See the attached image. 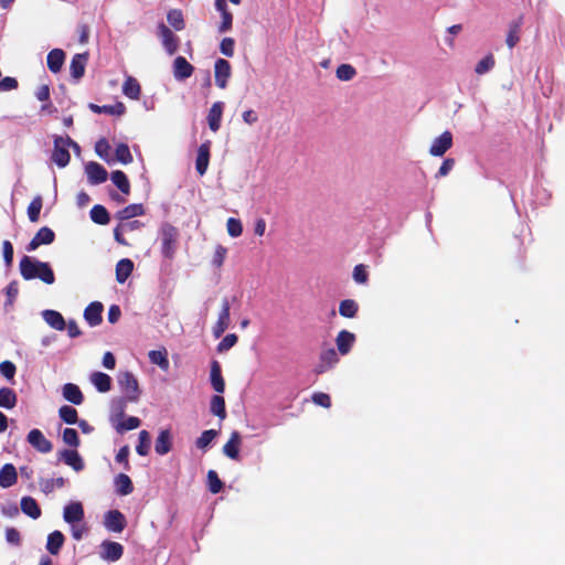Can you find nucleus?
Returning <instances> with one entry per match:
<instances>
[{
    "label": "nucleus",
    "instance_id": "obj_1",
    "mask_svg": "<svg viewBox=\"0 0 565 565\" xmlns=\"http://www.w3.org/2000/svg\"><path fill=\"white\" fill-rule=\"evenodd\" d=\"M20 273L25 280L39 278L47 285L55 281L54 273L47 263L29 256H23L20 260Z\"/></svg>",
    "mask_w": 565,
    "mask_h": 565
},
{
    "label": "nucleus",
    "instance_id": "obj_2",
    "mask_svg": "<svg viewBox=\"0 0 565 565\" xmlns=\"http://www.w3.org/2000/svg\"><path fill=\"white\" fill-rule=\"evenodd\" d=\"M179 232L178 230L170 225L163 224L160 228L159 237L161 242V253L166 258H172L178 242Z\"/></svg>",
    "mask_w": 565,
    "mask_h": 565
},
{
    "label": "nucleus",
    "instance_id": "obj_3",
    "mask_svg": "<svg viewBox=\"0 0 565 565\" xmlns=\"http://www.w3.org/2000/svg\"><path fill=\"white\" fill-rule=\"evenodd\" d=\"M70 143H73V140L68 136H55L54 137V149L52 152V161L58 168H65L71 160V156L68 152Z\"/></svg>",
    "mask_w": 565,
    "mask_h": 565
},
{
    "label": "nucleus",
    "instance_id": "obj_4",
    "mask_svg": "<svg viewBox=\"0 0 565 565\" xmlns=\"http://www.w3.org/2000/svg\"><path fill=\"white\" fill-rule=\"evenodd\" d=\"M118 384L121 391L126 394V398L136 402L139 397V384L136 376L130 372H119Z\"/></svg>",
    "mask_w": 565,
    "mask_h": 565
},
{
    "label": "nucleus",
    "instance_id": "obj_5",
    "mask_svg": "<svg viewBox=\"0 0 565 565\" xmlns=\"http://www.w3.org/2000/svg\"><path fill=\"white\" fill-rule=\"evenodd\" d=\"M158 36L169 55H173L179 47V39L174 33L163 23L158 25Z\"/></svg>",
    "mask_w": 565,
    "mask_h": 565
},
{
    "label": "nucleus",
    "instance_id": "obj_6",
    "mask_svg": "<svg viewBox=\"0 0 565 565\" xmlns=\"http://www.w3.org/2000/svg\"><path fill=\"white\" fill-rule=\"evenodd\" d=\"M452 146V135L450 131H444L435 138L429 148V153L434 157L444 156Z\"/></svg>",
    "mask_w": 565,
    "mask_h": 565
},
{
    "label": "nucleus",
    "instance_id": "obj_7",
    "mask_svg": "<svg viewBox=\"0 0 565 565\" xmlns=\"http://www.w3.org/2000/svg\"><path fill=\"white\" fill-rule=\"evenodd\" d=\"M26 440L33 448L42 454H47L53 448L52 443L36 428L29 431Z\"/></svg>",
    "mask_w": 565,
    "mask_h": 565
},
{
    "label": "nucleus",
    "instance_id": "obj_8",
    "mask_svg": "<svg viewBox=\"0 0 565 565\" xmlns=\"http://www.w3.org/2000/svg\"><path fill=\"white\" fill-rule=\"evenodd\" d=\"M63 519L67 524L81 523L84 519V509L81 502L73 501L64 507Z\"/></svg>",
    "mask_w": 565,
    "mask_h": 565
},
{
    "label": "nucleus",
    "instance_id": "obj_9",
    "mask_svg": "<svg viewBox=\"0 0 565 565\" xmlns=\"http://www.w3.org/2000/svg\"><path fill=\"white\" fill-rule=\"evenodd\" d=\"M57 456L60 460L70 466L76 472L82 471L85 467L83 458L75 449H63L58 451Z\"/></svg>",
    "mask_w": 565,
    "mask_h": 565
},
{
    "label": "nucleus",
    "instance_id": "obj_10",
    "mask_svg": "<svg viewBox=\"0 0 565 565\" xmlns=\"http://www.w3.org/2000/svg\"><path fill=\"white\" fill-rule=\"evenodd\" d=\"M231 64L224 58H218L214 65L215 83L220 88L227 86V81L231 77Z\"/></svg>",
    "mask_w": 565,
    "mask_h": 565
},
{
    "label": "nucleus",
    "instance_id": "obj_11",
    "mask_svg": "<svg viewBox=\"0 0 565 565\" xmlns=\"http://www.w3.org/2000/svg\"><path fill=\"white\" fill-rule=\"evenodd\" d=\"M102 552L100 557L108 562H116L118 561L124 553V547L120 543L111 542V541H105L100 545Z\"/></svg>",
    "mask_w": 565,
    "mask_h": 565
},
{
    "label": "nucleus",
    "instance_id": "obj_12",
    "mask_svg": "<svg viewBox=\"0 0 565 565\" xmlns=\"http://www.w3.org/2000/svg\"><path fill=\"white\" fill-rule=\"evenodd\" d=\"M54 238H55V234L51 228H49L46 226L41 227L38 231V233L35 234V236L29 243L26 249L29 252H33L41 245H47V244L53 243Z\"/></svg>",
    "mask_w": 565,
    "mask_h": 565
},
{
    "label": "nucleus",
    "instance_id": "obj_13",
    "mask_svg": "<svg viewBox=\"0 0 565 565\" xmlns=\"http://www.w3.org/2000/svg\"><path fill=\"white\" fill-rule=\"evenodd\" d=\"M105 526L116 533H120L126 526V519L118 510L108 511L105 515Z\"/></svg>",
    "mask_w": 565,
    "mask_h": 565
},
{
    "label": "nucleus",
    "instance_id": "obj_14",
    "mask_svg": "<svg viewBox=\"0 0 565 565\" xmlns=\"http://www.w3.org/2000/svg\"><path fill=\"white\" fill-rule=\"evenodd\" d=\"M85 172L87 174L88 181L92 184H100L107 180V171L106 169L97 163V162H88L85 166Z\"/></svg>",
    "mask_w": 565,
    "mask_h": 565
},
{
    "label": "nucleus",
    "instance_id": "obj_15",
    "mask_svg": "<svg viewBox=\"0 0 565 565\" xmlns=\"http://www.w3.org/2000/svg\"><path fill=\"white\" fill-rule=\"evenodd\" d=\"M211 141L206 140L198 149V157L195 160V169L200 175H203L210 162Z\"/></svg>",
    "mask_w": 565,
    "mask_h": 565
},
{
    "label": "nucleus",
    "instance_id": "obj_16",
    "mask_svg": "<svg viewBox=\"0 0 565 565\" xmlns=\"http://www.w3.org/2000/svg\"><path fill=\"white\" fill-rule=\"evenodd\" d=\"M522 18H518L508 24L505 44L513 50L521 39Z\"/></svg>",
    "mask_w": 565,
    "mask_h": 565
},
{
    "label": "nucleus",
    "instance_id": "obj_17",
    "mask_svg": "<svg viewBox=\"0 0 565 565\" xmlns=\"http://www.w3.org/2000/svg\"><path fill=\"white\" fill-rule=\"evenodd\" d=\"M339 361L338 354L334 349L324 350L320 355V361L316 366V373L322 374L333 367Z\"/></svg>",
    "mask_w": 565,
    "mask_h": 565
},
{
    "label": "nucleus",
    "instance_id": "obj_18",
    "mask_svg": "<svg viewBox=\"0 0 565 565\" xmlns=\"http://www.w3.org/2000/svg\"><path fill=\"white\" fill-rule=\"evenodd\" d=\"M193 71V66L183 56L175 57L173 62V76L175 79L184 81L191 77Z\"/></svg>",
    "mask_w": 565,
    "mask_h": 565
},
{
    "label": "nucleus",
    "instance_id": "obj_19",
    "mask_svg": "<svg viewBox=\"0 0 565 565\" xmlns=\"http://www.w3.org/2000/svg\"><path fill=\"white\" fill-rule=\"evenodd\" d=\"M43 320L54 330L63 331L66 328L64 317L56 310L46 309L42 311Z\"/></svg>",
    "mask_w": 565,
    "mask_h": 565
},
{
    "label": "nucleus",
    "instance_id": "obj_20",
    "mask_svg": "<svg viewBox=\"0 0 565 565\" xmlns=\"http://www.w3.org/2000/svg\"><path fill=\"white\" fill-rule=\"evenodd\" d=\"M103 303L94 301L84 310V318L90 327H96L102 322Z\"/></svg>",
    "mask_w": 565,
    "mask_h": 565
},
{
    "label": "nucleus",
    "instance_id": "obj_21",
    "mask_svg": "<svg viewBox=\"0 0 565 565\" xmlns=\"http://www.w3.org/2000/svg\"><path fill=\"white\" fill-rule=\"evenodd\" d=\"M88 61L87 53L75 54L71 61L70 71L73 78L78 81L85 73V67Z\"/></svg>",
    "mask_w": 565,
    "mask_h": 565
},
{
    "label": "nucleus",
    "instance_id": "obj_22",
    "mask_svg": "<svg viewBox=\"0 0 565 565\" xmlns=\"http://www.w3.org/2000/svg\"><path fill=\"white\" fill-rule=\"evenodd\" d=\"M65 62V53L61 49H53L46 56V64L49 70L56 74L62 70Z\"/></svg>",
    "mask_w": 565,
    "mask_h": 565
},
{
    "label": "nucleus",
    "instance_id": "obj_23",
    "mask_svg": "<svg viewBox=\"0 0 565 565\" xmlns=\"http://www.w3.org/2000/svg\"><path fill=\"white\" fill-rule=\"evenodd\" d=\"M355 341V335L352 332L347 330H342L338 333L335 343L339 352L342 355H345L350 352L353 343Z\"/></svg>",
    "mask_w": 565,
    "mask_h": 565
},
{
    "label": "nucleus",
    "instance_id": "obj_24",
    "mask_svg": "<svg viewBox=\"0 0 565 565\" xmlns=\"http://www.w3.org/2000/svg\"><path fill=\"white\" fill-rule=\"evenodd\" d=\"M121 90L126 97L137 100L141 94V86L135 77L127 75Z\"/></svg>",
    "mask_w": 565,
    "mask_h": 565
},
{
    "label": "nucleus",
    "instance_id": "obj_25",
    "mask_svg": "<svg viewBox=\"0 0 565 565\" xmlns=\"http://www.w3.org/2000/svg\"><path fill=\"white\" fill-rule=\"evenodd\" d=\"M223 103L216 102L212 105L207 116L209 127L212 131L216 132L221 127V120L223 115Z\"/></svg>",
    "mask_w": 565,
    "mask_h": 565
},
{
    "label": "nucleus",
    "instance_id": "obj_26",
    "mask_svg": "<svg viewBox=\"0 0 565 565\" xmlns=\"http://www.w3.org/2000/svg\"><path fill=\"white\" fill-rule=\"evenodd\" d=\"M90 383L100 393H107L111 388V377L103 372H93L89 376Z\"/></svg>",
    "mask_w": 565,
    "mask_h": 565
},
{
    "label": "nucleus",
    "instance_id": "obj_27",
    "mask_svg": "<svg viewBox=\"0 0 565 565\" xmlns=\"http://www.w3.org/2000/svg\"><path fill=\"white\" fill-rule=\"evenodd\" d=\"M18 479L17 469L12 463H6L0 469V487L1 488H10L12 487Z\"/></svg>",
    "mask_w": 565,
    "mask_h": 565
},
{
    "label": "nucleus",
    "instance_id": "obj_28",
    "mask_svg": "<svg viewBox=\"0 0 565 565\" xmlns=\"http://www.w3.org/2000/svg\"><path fill=\"white\" fill-rule=\"evenodd\" d=\"M89 108L96 114H108L111 116H122L126 113V106L121 102L104 106L90 104Z\"/></svg>",
    "mask_w": 565,
    "mask_h": 565
},
{
    "label": "nucleus",
    "instance_id": "obj_29",
    "mask_svg": "<svg viewBox=\"0 0 565 565\" xmlns=\"http://www.w3.org/2000/svg\"><path fill=\"white\" fill-rule=\"evenodd\" d=\"M241 435L237 431L231 434L230 440L224 445L223 452L226 457L237 460L239 454Z\"/></svg>",
    "mask_w": 565,
    "mask_h": 565
},
{
    "label": "nucleus",
    "instance_id": "obj_30",
    "mask_svg": "<svg viewBox=\"0 0 565 565\" xmlns=\"http://www.w3.org/2000/svg\"><path fill=\"white\" fill-rule=\"evenodd\" d=\"M64 541H65V537L61 531H57V530L53 531L47 536V541H46L47 552L52 555L58 554L64 544Z\"/></svg>",
    "mask_w": 565,
    "mask_h": 565
},
{
    "label": "nucleus",
    "instance_id": "obj_31",
    "mask_svg": "<svg viewBox=\"0 0 565 565\" xmlns=\"http://www.w3.org/2000/svg\"><path fill=\"white\" fill-rule=\"evenodd\" d=\"M134 270V263L129 258L120 259L116 265V280L124 284Z\"/></svg>",
    "mask_w": 565,
    "mask_h": 565
},
{
    "label": "nucleus",
    "instance_id": "obj_32",
    "mask_svg": "<svg viewBox=\"0 0 565 565\" xmlns=\"http://www.w3.org/2000/svg\"><path fill=\"white\" fill-rule=\"evenodd\" d=\"M149 360L152 364L158 365L162 371L167 372L170 367L168 360V352L166 349L151 350L148 353Z\"/></svg>",
    "mask_w": 565,
    "mask_h": 565
},
{
    "label": "nucleus",
    "instance_id": "obj_33",
    "mask_svg": "<svg viewBox=\"0 0 565 565\" xmlns=\"http://www.w3.org/2000/svg\"><path fill=\"white\" fill-rule=\"evenodd\" d=\"M63 396L65 399L75 405H81L84 399L79 387L72 383H67L63 386Z\"/></svg>",
    "mask_w": 565,
    "mask_h": 565
},
{
    "label": "nucleus",
    "instance_id": "obj_34",
    "mask_svg": "<svg viewBox=\"0 0 565 565\" xmlns=\"http://www.w3.org/2000/svg\"><path fill=\"white\" fill-rule=\"evenodd\" d=\"M21 510L24 514L32 519H38L41 515V509L36 501L31 497H23L21 500Z\"/></svg>",
    "mask_w": 565,
    "mask_h": 565
},
{
    "label": "nucleus",
    "instance_id": "obj_35",
    "mask_svg": "<svg viewBox=\"0 0 565 565\" xmlns=\"http://www.w3.org/2000/svg\"><path fill=\"white\" fill-rule=\"evenodd\" d=\"M115 487L120 495H128L134 491L131 479L126 473H119L115 478Z\"/></svg>",
    "mask_w": 565,
    "mask_h": 565
},
{
    "label": "nucleus",
    "instance_id": "obj_36",
    "mask_svg": "<svg viewBox=\"0 0 565 565\" xmlns=\"http://www.w3.org/2000/svg\"><path fill=\"white\" fill-rule=\"evenodd\" d=\"M156 452L159 455H166L171 449V434L169 430H161L157 437L154 445Z\"/></svg>",
    "mask_w": 565,
    "mask_h": 565
},
{
    "label": "nucleus",
    "instance_id": "obj_37",
    "mask_svg": "<svg viewBox=\"0 0 565 565\" xmlns=\"http://www.w3.org/2000/svg\"><path fill=\"white\" fill-rule=\"evenodd\" d=\"M211 384L217 393H223L225 390V383L221 373L220 364L214 361L211 366Z\"/></svg>",
    "mask_w": 565,
    "mask_h": 565
},
{
    "label": "nucleus",
    "instance_id": "obj_38",
    "mask_svg": "<svg viewBox=\"0 0 565 565\" xmlns=\"http://www.w3.org/2000/svg\"><path fill=\"white\" fill-rule=\"evenodd\" d=\"M145 214L142 204H130L117 213V217L121 221H128L131 217Z\"/></svg>",
    "mask_w": 565,
    "mask_h": 565
},
{
    "label": "nucleus",
    "instance_id": "obj_39",
    "mask_svg": "<svg viewBox=\"0 0 565 565\" xmlns=\"http://www.w3.org/2000/svg\"><path fill=\"white\" fill-rule=\"evenodd\" d=\"M17 404V394L9 387L0 388V407L11 409Z\"/></svg>",
    "mask_w": 565,
    "mask_h": 565
},
{
    "label": "nucleus",
    "instance_id": "obj_40",
    "mask_svg": "<svg viewBox=\"0 0 565 565\" xmlns=\"http://www.w3.org/2000/svg\"><path fill=\"white\" fill-rule=\"evenodd\" d=\"M89 214L93 222L97 224L106 225L109 223V214L103 205H94Z\"/></svg>",
    "mask_w": 565,
    "mask_h": 565
},
{
    "label": "nucleus",
    "instance_id": "obj_41",
    "mask_svg": "<svg viewBox=\"0 0 565 565\" xmlns=\"http://www.w3.org/2000/svg\"><path fill=\"white\" fill-rule=\"evenodd\" d=\"M111 181L114 182V184L124 193V194H128L129 191H130V184H129V181L126 177V174L120 171V170H117V171H114L111 173Z\"/></svg>",
    "mask_w": 565,
    "mask_h": 565
},
{
    "label": "nucleus",
    "instance_id": "obj_42",
    "mask_svg": "<svg viewBox=\"0 0 565 565\" xmlns=\"http://www.w3.org/2000/svg\"><path fill=\"white\" fill-rule=\"evenodd\" d=\"M212 414L224 419L226 417L225 401L221 395H214L210 405Z\"/></svg>",
    "mask_w": 565,
    "mask_h": 565
},
{
    "label": "nucleus",
    "instance_id": "obj_43",
    "mask_svg": "<svg viewBox=\"0 0 565 565\" xmlns=\"http://www.w3.org/2000/svg\"><path fill=\"white\" fill-rule=\"evenodd\" d=\"M66 483V480L62 477L55 479H43L40 481L41 490L44 493H51L55 489L63 488Z\"/></svg>",
    "mask_w": 565,
    "mask_h": 565
},
{
    "label": "nucleus",
    "instance_id": "obj_44",
    "mask_svg": "<svg viewBox=\"0 0 565 565\" xmlns=\"http://www.w3.org/2000/svg\"><path fill=\"white\" fill-rule=\"evenodd\" d=\"M358 303L352 299H345L340 302L339 313L345 318H354L358 312Z\"/></svg>",
    "mask_w": 565,
    "mask_h": 565
},
{
    "label": "nucleus",
    "instance_id": "obj_45",
    "mask_svg": "<svg viewBox=\"0 0 565 565\" xmlns=\"http://www.w3.org/2000/svg\"><path fill=\"white\" fill-rule=\"evenodd\" d=\"M43 201L40 195H36L28 206L29 220L33 223L39 221L40 212L42 210Z\"/></svg>",
    "mask_w": 565,
    "mask_h": 565
},
{
    "label": "nucleus",
    "instance_id": "obj_46",
    "mask_svg": "<svg viewBox=\"0 0 565 565\" xmlns=\"http://www.w3.org/2000/svg\"><path fill=\"white\" fill-rule=\"evenodd\" d=\"M58 415L63 422L66 424H77V411L68 405H64L58 409Z\"/></svg>",
    "mask_w": 565,
    "mask_h": 565
},
{
    "label": "nucleus",
    "instance_id": "obj_47",
    "mask_svg": "<svg viewBox=\"0 0 565 565\" xmlns=\"http://www.w3.org/2000/svg\"><path fill=\"white\" fill-rule=\"evenodd\" d=\"M494 64H495V62H494L493 55L488 54L477 63V65L475 67V72L478 75H483V74L490 72L494 67Z\"/></svg>",
    "mask_w": 565,
    "mask_h": 565
},
{
    "label": "nucleus",
    "instance_id": "obj_48",
    "mask_svg": "<svg viewBox=\"0 0 565 565\" xmlns=\"http://www.w3.org/2000/svg\"><path fill=\"white\" fill-rule=\"evenodd\" d=\"M167 20L170 23V25L173 26L177 31H181L184 29L183 14L180 10H170L167 14Z\"/></svg>",
    "mask_w": 565,
    "mask_h": 565
},
{
    "label": "nucleus",
    "instance_id": "obj_49",
    "mask_svg": "<svg viewBox=\"0 0 565 565\" xmlns=\"http://www.w3.org/2000/svg\"><path fill=\"white\" fill-rule=\"evenodd\" d=\"M139 443L136 447L137 452L140 456H146L149 452L150 449V435L147 430H141L139 433Z\"/></svg>",
    "mask_w": 565,
    "mask_h": 565
},
{
    "label": "nucleus",
    "instance_id": "obj_50",
    "mask_svg": "<svg viewBox=\"0 0 565 565\" xmlns=\"http://www.w3.org/2000/svg\"><path fill=\"white\" fill-rule=\"evenodd\" d=\"M116 160L122 164H128L132 162V156L130 153L129 147L126 143H120L116 148Z\"/></svg>",
    "mask_w": 565,
    "mask_h": 565
},
{
    "label": "nucleus",
    "instance_id": "obj_51",
    "mask_svg": "<svg viewBox=\"0 0 565 565\" xmlns=\"http://www.w3.org/2000/svg\"><path fill=\"white\" fill-rule=\"evenodd\" d=\"M62 439L66 445L73 448H77L79 446L78 434L73 428H65L62 433Z\"/></svg>",
    "mask_w": 565,
    "mask_h": 565
},
{
    "label": "nucleus",
    "instance_id": "obj_52",
    "mask_svg": "<svg viewBox=\"0 0 565 565\" xmlns=\"http://www.w3.org/2000/svg\"><path fill=\"white\" fill-rule=\"evenodd\" d=\"M217 431L214 429L205 430L201 434V436L196 439V447L200 449H205L210 446L213 439L216 437Z\"/></svg>",
    "mask_w": 565,
    "mask_h": 565
},
{
    "label": "nucleus",
    "instance_id": "obj_53",
    "mask_svg": "<svg viewBox=\"0 0 565 565\" xmlns=\"http://www.w3.org/2000/svg\"><path fill=\"white\" fill-rule=\"evenodd\" d=\"M356 72H355V68L353 66H351L350 64H341L338 68H337V77L340 79V81H351L354 76H355Z\"/></svg>",
    "mask_w": 565,
    "mask_h": 565
},
{
    "label": "nucleus",
    "instance_id": "obj_54",
    "mask_svg": "<svg viewBox=\"0 0 565 565\" xmlns=\"http://www.w3.org/2000/svg\"><path fill=\"white\" fill-rule=\"evenodd\" d=\"M140 426V419L135 416L127 417L124 422L116 426L117 431L124 433L127 430L136 429Z\"/></svg>",
    "mask_w": 565,
    "mask_h": 565
},
{
    "label": "nucleus",
    "instance_id": "obj_55",
    "mask_svg": "<svg viewBox=\"0 0 565 565\" xmlns=\"http://www.w3.org/2000/svg\"><path fill=\"white\" fill-rule=\"evenodd\" d=\"M227 233L232 237H238L243 233L242 222L237 218L230 217L226 223Z\"/></svg>",
    "mask_w": 565,
    "mask_h": 565
},
{
    "label": "nucleus",
    "instance_id": "obj_56",
    "mask_svg": "<svg viewBox=\"0 0 565 565\" xmlns=\"http://www.w3.org/2000/svg\"><path fill=\"white\" fill-rule=\"evenodd\" d=\"M209 489L212 493H218L222 490L223 482L214 470L207 472Z\"/></svg>",
    "mask_w": 565,
    "mask_h": 565
},
{
    "label": "nucleus",
    "instance_id": "obj_57",
    "mask_svg": "<svg viewBox=\"0 0 565 565\" xmlns=\"http://www.w3.org/2000/svg\"><path fill=\"white\" fill-rule=\"evenodd\" d=\"M226 255H227V248L222 245H217L215 247V250H214V254L212 257V265L216 268L222 267V265L226 258Z\"/></svg>",
    "mask_w": 565,
    "mask_h": 565
},
{
    "label": "nucleus",
    "instance_id": "obj_58",
    "mask_svg": "<svg viewBox=\"0 0 565 565\" xmlns=\"http://www.w3.org/2000/svg\"><path fill=\"white\" fill-rule=\"evenodd\" d=\"M110 146L106 139H100L95 145V151L98 154L99 158L105 160L106 162H110L108 154H109Z\"/></svg>",
    "mask_w": 565,
    "mask_h": 565
},
{
    "label": "nucleus",
    "instance_id": "obj_59",
    "mask_svg": "<svg viewBox=\"0 0 565 565\" xmlns=\"http://www.w3.org/2000/svg\"><path fill=\"white\" fill-rule=\"evenodd\" d=\"M237 342L236 334H227L223 338V340L217 344L218 352H225L233 348Z\"/></svg>",
    "mask_w": 565,
    "mask_h": 565
},
{
    "label": "nucleus",
    "instance_id": "obj_60",
    "mask_svg": "<svg viewBox=\"0 0 565 565\" xmlns=\"http://www.w3.org/2000/svg\"><path fill=\"white\" fill-rule=\"evenodd\" d=\"M230 310H231L230 301L227 298H224L222 300V308L218 313L217 322L226 323L227 326H230Z\"/></svg>",
    "mask_w": 565,
    "mask_h": 565
},
{
    "label": "nucleus",
    "instance_id": "obj_61",
    "mask_svg": "<svg viewBox=\"0 0 565 565\" xmlns=\"http://www.w3.org/2000/svg\"><path fill=\"white\" fill-rule=\"evenodd\" d=\"M15 365L10 361H3L0 363V373L7 380H12L15 374Z\"/></svg>",
    "mask_w": 565,
    "mask_h": 565
},
{
    "label": "nucleus",
    "instance_id": "obj_62",
    "mask_svg": "<svg viewBox=\"0 0 565 565\" xmlns=\"http://www.w3.org/2000/svg\"><path fill=\"white\" fill-rule=\"evenodd\" d=\"M235 42L232 38H224L220 45V51L225 56H233Z\"/></svg>",
    "mask_w": 565,
    "mask_h": 565
},
{
    "label": "nucleus",
    "instance_id": "obj_63",
    "mask_svg": "<svg viewBox=\"0 0 565 565\" xmlns=\"http://www.w3.org/2000/svg\"><path fill=\"white\" fill-rule=\"evenodd\" d=\"M129 452H130V449L129 447L126 445V446H122L119 451L117 452L116 455V461L118 463H122L124 465V468L126 470H129L130 469V465H129V461H128V457H129Z\"/></svg>",
    "mask_w": 565,
    "mask_h": 565
},
{
    "label": "nucleus",
    "instance_id": "obj_64",
    "mask_svg": "<svg viewBox=\"0 0 565 565\" xmlns=\"http://www.w3.org/2000/svg\"><path fill=\"white\" fill-rule=\"evenodd\" d=\"M353 279L358 284H365L367 281V271L364 265H356L353 269Z\"/></svg>",
    "mask_w": 565,
    "mask_h": 565
}]
</instances>
